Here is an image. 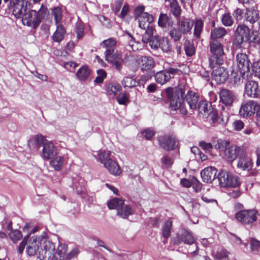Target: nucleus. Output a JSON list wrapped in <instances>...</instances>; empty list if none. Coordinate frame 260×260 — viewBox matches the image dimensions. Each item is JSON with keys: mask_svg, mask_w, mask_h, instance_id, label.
I'll list each match as a JSON object with an SVG mask.
<instances>
[{"mask_svg": "<svg viewBox=\"0 0 260 260\" xmlns=\"http://www.w3.org/2000/svg\"><path fill=\"white\" fill-rule=\"evenodd\" d=\"M50 164L56 171H59L62 168L63 158L61 156H57L50 161Z\"/></svg>", "mask_w": 260, "mask_h": 260, "instance_id": "obj_41", "label": "nucleus"}, {"mask_svg": "<svg viewBox=\"0 0 260 260\" xmlns=\"http://www.w3.org/2000/svg\"><path fill=\"white\" fill-rule=\"evenodd\" d=\"M209 47L211 54L209 57V66L212 68H216L223 62V45L220 40H210Z\"/></svg>", "mask_w": 260, "mask_h": 260, "instance_id": "obj_3", "label": "nucleus"}, {"mask_svg": "<svg viewBox=\"0 0 260 260\" xmlns=\"http://www.w3.org/2000/svg\"><path fill=\"white\" fill-rule=\"evenodd\" d=\"M171 78V76L166 74L165 71L158 72L155 75L156 81L161 85L166 83Z\"/></svg>", "mask_w": 260, "mask_h": 260, "instance_id": "obj_38", "label": "nucleus"}, {"mask_svg": "<svg viewBox=\"0 0 260 260\" xmlns=\"http://www.w3.org/2000/svg\"><path fill=\"white\" fill-rule=\"evenodd\" d=\"M116 45V41L115 39L113 38H110L107 40L103 41L101 43V46L106 49L105 52V55L115 52Z\"/></svg>", "mask_w": 260, "mask_h": 260, "instance_id": "obj_26", "label": "nucleus"}, {"mask_svg": "<svg viewBox=\"0 0 260 260\" xmlns=\"http://www.w3.org/2000/svg\"><path fill=\"white\" fill-rule=\"evenodd\" d=\"M178 239L180 242H183L185 244L191 245L194 242V239L190 232L183 230L181 235L179 236Z\"/></svg>", "mask_w": 260, "mask_h": 260, "instance_id": "obj_35", "label": "nucleus"}, {"mask_svg": "<svg viewBox=\"0 0 260 260\" xmlns=\"http://www.w3.org/2000/svg\"><path fill=\"white\" fill-rule=\"evenodd\" d=\"M162 168L168 169L171 167L174 163L173 159L168 155H164L161 158Z\"/></svg>", "mask_w": 260, "mask_h": 260, "instance_id": "obj_48", "label": "nucleus"}, {"mask_svg": "<svg viewBox=\"0 0 260 260\" xmlns=\"http://www.w3.org/2000/svg\"><path fill=\"white\" fill-rule=\"evenodd\" d=\"M172 227V222L169 220H166L162 227V236L165 239H168L170 235Z\"/></svg>", "mask_w": 260, "mask_h": 260, "instance_id": "obj_40", "label": "nucleus"}, {"mask_svg": "<svg viewBox=\"0 0 260 260\" xmlns=\"http://www.w3.org/2000/svg\"><path fill=\"white\" fill-rule=\"evenodd\" d=\"M213 147H190L191 151L195 155L196 158L202 161L206 160L207 156L205 154Z\"/></svg>", "mask_w": 260, "mask_h": 260, "instance_id": "obj_23", "label": "nucleus"}, {"mask_svg": "<svg viewBox=\"0 0 260 260\" xmlns=\"http://www.w3.org/2000/svg\"><path fill=\"white\" fill-rule=\"evenodd\" d=\"M67 245L64 243H59L53 255L54 260H63L66 254Z\"/></svg>", "mask_w": 260, "mask_h": 260, "instance_id": "obj_31", "label": "nucleus"}, {"mask_svg": "<svg viewBox=\"0 0 260 260\" xmlns=\"http://www.w3.org/2000/svg\"><path fill=\"white\" fill-rule=\"evenodd\" d=\"M174 22L167 14L161 13L159 16L158 25L161 28H169L173 25Z\"/></svg>", "mask_w": 260, "mask_h": 260, "instance_id": "obj_29", "label": "nucleus"}, {"mask_svg": "<svg viewBox=\"0 0 260 260\" xmlns=\"http://www.w3.org/2000/svg\"><path fill=\"white\" fill-rule=\"evenodd\" d=\"M218 179L222 187H236L240 185L239 177L231 172L221 171L218 174Z\"/></svg>", "mask_w": 260, "mask_h": 260, "instance_id": "obj_5", "label": "nucleus"}, {"mask_svg": "<svg viewBox=\"0 0 260 260\" xmlns=\"http://www.w3.org/2000/svg\"><path fill=\"white\" fill-rule=\"evenodd\" d=\"M137 19L139 22V26L142 29H145L146 27L151 26V23L153 21V17L152 15L145 13Z\"/></svg>", "mask_w": 260, "mask_h": 260, "instance_id": "obj_21", "label": "nucleus"}, {"mask_svg": "<svg viewBox=\"0 0 260 260\" xmlns=\"http://www.w3.org/2000/svg\"><path fill=\"white\" fill-rule=\"evenodd\" d=\"M253 166V162L250 157H249L244 149L242 150L237 163V167L242 170H250Z\"/></svg>", "mask_w": 260, "mask_h": 260, "instance_id": "obj_9", "label": "nucleus"}, {"mask_svg": "<svg viewBox=\"0 0 260 260\" xmlns=\"http://www.w3.org/2000/svg\"><path fill=\"white\" fill-rule=\"evenodd\" d=\"M66 34V29L62 25H58L56 31L53 34L52 40L56 42H60L64 38Z\"/></svg>", "mask_w": 260, "mask_h": 260, "instance_id": "obj_37", "label": "nucleus"}, {"mask_svg": "<svg viewBox=\"0 0 260 260\" xmlns=\"http://www.w3.org/2000/svg\"><path fill=\"white\" fill-rule=\"evenodd\" d=\"M194 27L193 35L197 38H200L203 31L204 22L201 19H198L194 22Z\"/></svg>", "mask_w": 260, "mask_h": 260, "instance_id": "obj_39", "label": "nucleus"}, {"mask_svg": "<svg viewBox=\"0 0 260 260\" xmlns=\"http://www.w3.org/2000/svg\"><path fill=\"white\" fill-rule=\"evenodd\" d=\"M255 103L253 101L243 102L240 107L239 114L244 117H250L254 114Z\"/></svg>", "mask_w": 260, "mask_h": 260, "instance_id": "obj_16", "label": "nucleus"}, {"mask_svg": "<svg viewBox=\"0 0 260 260\" xmlns=\"http://www.w3.org/2000/svg\"><path fill=\"white\" fill-rule=\"evenodd\" d=\"M160 39L158 36H156L150 39L148 43H149V45L151 48L156 50L159 48Z\"/></svg>", "mask_w": 260, "mask_h": 260, "instance_id": "obj_62", "label": "nucleus"}, {"mask_svg": "<svg viewBox=\"0 0 260 260\" xmlns=\"http://www.w3.org/2000/svg\"><path fill=\"white\" fill-rule=\"evenodd\" d=\"M133 212L134 211L130 206L123 204L118 209L117 215L123 218H127L129 215H132Z\"/></svg>", "mask_w": 260, "mask_h": 260, "instance_id": "obj_33", "label": "nucleus"}, {"mask_svg": "<svg viewBox=\"0 0 260 260\" xmlns=\"http://www.w3.org/2000/svg\"><path fill=\"white\" fill-rule=\"evenodd\" d=\"M217 144H214L211 143H206L205 141H202L199 143V146H228L230 145V141L228 140H217L216 141Z\"/></svg>", "mask_w": 260, "mask_h": 260, "instance_id": "obj_44", "label": "nucleus"}, {"mask_svg": "<svg viewBox=\"0 0 260 260\" xmlns=\"http://www.w3.org/2000/svg\"><path fill=\"white\" fill-rule=\"evenodd\" d=\"M10 2V8L12 10L13 14L17 18H21L24 25L31 27L36 29L41 23L45 16L47 8L41 6L39 10L27 11L29 8L30 3L24 0H4L5 2Z\"/></svg>", "mask_w": 260, "mask_h": 260, "instance_id": "obj_1", "label": "nucleus"}, {"mask_svg": "<svg viewBox=\"0 0 260 260\" xmlns=\"http://www.w3.org/2000/svg\"><path fill=\"white\" fill-rule=\"evenodd\" d=\"M98 76L94 80V82L101 83L106 77V73L103 70H99L97 71Z\"/></svg>", "mask_w": 260, "mask_h": 260, "instance_id": "obj_60", "label": "nucleus"}, {"mask_svg": "<svg viewBox=\"0 0 260 260\" xmlns=\"http://www.w3.org/2000/svg\"><path fill=\"white\" fill-rule=\"evenodd\" d=\"M99 20L102 23L103 26L110 28L112 27V24L109 19L103 15H99L98 17Z\"/></svg>", "mask_w": 260, "mask_h": 260, "instance_id": "obj_61", "label": "nucleus"}, {"mask_svg": "<svg viewBox=\"0 0 260 260\" xmlns=\"http://www.w3.org/2000/svg\"><path fill=\"white\" fill-rule=\"evenodd\" d=\"M212 109L211 104H208L206 101L201 100L197 110H198L199 114L201 116L206 118Z\"/></svg>", "mask_w": 260, "mask_h": 260, "instance_id": "obj_24", "label": "nucleus"}, {"mask_svg": "<svg viewBox=\"0 0 260 260\" xmlns=\"http://www.w3.org/2000/svg\"><path fill=\"white\" fill-rule=\"evenodd\" d=\"M167 97L170 103V107L172 110H179L181 114L186 115L187 110L184 104V90L181 87L175 88H168L166 89Z\"/></svg>", "mask_w": 260, "mask_h": 260, "instance_id": "obj_2", "label": "nucleus"}, {"mask_svg": "<svg viewBox=\"0 0 260 260\" xmlns=\"http://www.w3.org/2000/svg\"><path fill=\"white\" fill-rule=\"evenodd\" d=\"M121 83L124 88H133L137 84V82L134 79L128 76L124 77Z\"/></svg>", "mask_w": 260, "mask_h": 260, "instance_id": "obj_45", "label": "nucleus"}, {"mask_svg": "<svg viewBox=\"0 0 260 260\" xmlns=\"http://www.w3.org/2000/svg\"><path fill=\"white\" fill-rule=\"evenodd\" d=\"M217 170L214 167H210L204 169L201 172L203 181L206 183H211L215 178Z\"/></svg>", "mask_w": 260, "mask_h": 260, "instance_id": "obj_18", "label": "nucleus"}, {"mask_svg": "<svg viewBox=\"0 0 260 260\" xmlns=\"http://www.w3.org/2000/svg\"><path fill=\"white\" fill-rule=\"evenodd\" d=\"M241 78H242L239 71H232L231 74V80L235 84H239L240 82Z\"/></svg>", "mask_w": 260, "mask_h": 260, "instance_id": "obj_56", "label": "nucleus"}, {"mask_svg": "<svg viewBox=\"0 0 260 260\" xmlns=\"http://www.w3.org/2000/svg\"><path fill=\"white\" fill-rule=\"evenodd\" d=\"M78 253V249L77 248H74L69 253L66 254L63 260H70L72 258L77 256Z\"/></svg>", "mask_w": 260, "mask_h": 260, "instance_id": "obj_64", "label": "nucleus"}, {"mask_svg": "<svg viewBox=\"0 0 260 260\" xmlns=\"http://www.w3.org/2000/svg\"><path fill=\"white\" fill-rule=\"evenodd\" d=\"M221 21L222 24L226 26H231L234 23V20L229 13H224L222 15Z\"/></svg>", "mask_w": 260, "mask_h": 260, "instance_id": "obj_52", "label": "nucleus"}, {"mask_svg": "<svg viewBox=\"0 0 260 260\" xmlns=\"http://www.w3.org/2000/svg\"><path fill=\"white\" fill-rule=\"evenodd\" d=\"M145 32L143 35L142 41L144 43H147L150 41V39L153 38V31L154 28L151 25L148 27H146Z\"/></svg>", "mask_w": 260, "mask_h": 260, "instance_id": "obj_43", "label": "nucleus"}, {"mask_svg": "<svg viewBox=\"0 0 260 260\" xmlns=\"http://www.w3.org/2000/svg\"><path fill=\"white\" fill-rule=\"evenodd\" d=\"M209 115L207 116L205 118H207L211 121L213 124H215L216 123H218V117L217 111L216 110H214L213 109L211 111L208 113Z\"/></svg>", "mask_w": 260, "mask_h": 260, "instance_id": "obj_53", "label": "nucleus"}, {"mask_svg": "<svg viewBox=\"0 0 260 260\" xmlns=\"http://www.w3.org/2000/svg\"><path fill=\"white\" fill-rule=\"evenodd\" d=\"M228 252L226 250L221 249L217 252L216 256L219 259H226L228 256Z\"/></svg>", "mask_w": 260, "mask_h": 260, "instance_id": "obj_63", "label": "nucleus"}, {"mask_svg": "<svg viewBox=\"0 0 260 260\" xmlns=\"http://www.w3.org/2000/svg\"><path fill=\"white\" fill-rule=\"evenodd\" d=\"M170 11L175 17L179 16L181 14V9L178 2L173 0L170 3Z\"/></svg>", "mask_w": 260, "mask_h": 260, "instance_id": "obj_47", "label": "nucleus"}, {"mask_svg": "<svg viewBox=\"0 0 260 260\" xmlns=\"http://www.w3.org/2000/svg\"><path fill=\"white\" fill-rule=\"evenodd\" d=\"M185 99L191 109H197L200 101L199 96L197 93L192 91H188L185 96Z\"/></svg>", "mask_w": 260, "mask_h": 260, "instance_id": "obj_19", "label": "nucleus"}, {"mask_svg": "<svg viewBox=\"0 0 260 260\" xmlns=\"http://www.w3.org/2000/svg\"><path fill=\"white\" fill-rule=\"evenodd\" d=\"M158 141L161 145H165L166 146H178L179 144L175 137L172 135L159 136Z\"/></svg>", "mask_w": 260, "mask_h": 260, "instance_id": "obj_25", "label": "nucleus"}, {"mask_svg": "<svg viewBox=\"0 0 260 260\" xmlns=\"http://www.w3.org/2000/svg\"><path fill=\"white\" fill-rule=\"evenodd\" d=\"M184 50L186 55L188 56H192L194 53V47L190 42L187 41L184 44Z\"/></svg>", "mask_w": 260, "mask_h": 260, "instance_id": "obj_57", "label": "nucleus"}, {"mask_svg": "<svg viewBox=\"0 0 260 260\" xmlns=\"http://www.w3.org/2000/svg\"><path fill=\"white\" fill-rule=\"evenodd\" d=\"M171 38L175 42L180 40L183 35V32L180 31L179 28H173L169 32Z\"/></svg>", "mask_w": 260, "mask_h": 260, "instance_id": "obj_49", "label": "nucleus"}, {"mask_svg": "<svg viewBox=\"0 0 260 260\" xmlns=\"http://www.w3.org/2000/svg\"><path fill=\"white\" fill-rule=\"evenodd\" d=\"M109 172L114 175H119L121 173V170L118 164L113 160H109L103 164Z\"/></svg>", "mask_w": 260, "mask_h": 260, "instance_id": "obj_30", "label": "nucleus"}, {"mask_svg": "<svg viewBox=\"0 0 260 260\" xmlns=\"http://www.w3.org/2000/svg\"><path fill=\"white\" fill-rule=\"evenodd\" d=\"M226 34V29L223 27H217L211 31L210 40H219L222 38Z\"/></svg>", "mask_w": 260, "mask_h": 260, "instance_id": "obj_34", "label": "nucleus"}, {"mask_svg": "<svg viewBox=\"0 0 260 260\" xmlns=\"http://www.w3.org/2000/svg\"><path fill=\"white\" fill-rule=\"evenodd\" d=\"M194 24V21L188 18L183 17L177 21V27L183 35L189 32Z\"/></svg>", "mask_w": 260, "mask_h": 260, "instance_id": "obj_17", "label": "nucleus"}, {"mask_svg": "<svg viewBox=\"0 0 260 260\" xmlns=\"http://www.w3.org/2000/svg\"><path fill=\"white\" fill-rule=\"evenodd\" d=\"M90 70L87 66H82L77 71L76 75L80 81H86L90 75Z\"/></svg>", "mask_w": 260, "mask_h": 260, "instance_id": "obj_32", "label": "nucleus"}, {"mask_svg": "<svg viewBox=\"0 0 260 260\" xmlns=\"http://www.w3.org/2000/svg\"><path fill=\"white\" fill-rule=\"evenodd\" d=\"M250 29L245 25H239L236 30V40L241 45L248 40Z\"/></svg>", "mask_w": 260, "mask_h": 260, "instance_id": "obj_11", "label": "nucleus"}, {"mask_svg": "<svg viewBox=\"0 0 260 260\" xmlns=\"http://www.w3.org/2000/svg\"><path fill=\"white\" fill-rule=\"evenodd\" d=\"M28 146H53L52 141H48L46 137L41 134L36 135L30 137L27 142Z\"/></svg>", "mask_w": 260, "mask_h": 260, "instance_id": "obj_12", "label": "nucleus"}, {"mask_svg": "<svg viewBox=\"0 0 260 260\" xmlns=\"http://www.w3.org/2000/svg\"><path fill=\"white\" fill-rule=\"evenodd\" d=\"M244 93L248 97L257 98L260 93L257 83L252 80L247 81L245 85Z\"/></svg>", "mask_w": 260, "mask_h": 260, "instance_id": "obj_13", "label": "nucleus"}, {"mask_svg": "<svg viewBox=\"0 0 260 260\" xmlns=\"http://www.w3.org/2000/svg\"><path fill=\"white\" fill-rule=\"evenodd\" d=\"M117 102L120 105H125L129 102L127 94L124 92H120L116 97Z\"/></svg>", "mask_w": 260, "mask_h": 260, "instance_id": "obj_55", "label": "nucleus"}, {"mask_svg": "<svg viewBox=\"0 0 260 260\" xmlns=\"http://www.w3.org/2000/svg\"><path fill=\"white\" fill-rule=\"evenodd\" d=\"M40 244V237L32 236L30 238L28 246L26 248V252L30 256H33L36 254L39 250Z\"/></svg>", "mask_w": 260, "mask_h": 260, "instance_id": "obj_20", "label": "nucleus"}, {"mask_svg": "<svg viewBox=\"0 0 260 260\" xmlns=\"http://www.w3.org/2000/svg\"><path fill=\"white\" fill-rule=\"evenodd\" d=\"M110 154L111 152L108 150H92L93 156L95 158L99 159L103 164L106 161H109V160H113L110 157Z\"/></svg>", "mask_w": 260, "mask_h": 260, "instance_id": "obj_27", "label": "nucleus"}, {"mask_svg": "<svg viewBox=\"0 0 260 260\" xmlns=\"http://www.w3.org/2000/svg\"><path fill=\"white\" fill-rule=\"evenodd\" d=\"M105 59L112 64V66L118 72H120L122 68L123 59L120 54L116 51L112 53L105 55Z\"/></svg>", "mask_w": 260, "mask_h": 260, "instance_id": "obj_8", "label": "nucleus"}, {"mask_svg": "<svg viewBox=\"0 0 260 260\" xmlns=\"http://www.w3.org/2000/svg\"><path fill=\"white\" fill-rule=\"evenodd\" d=\"M40 244H42L43 249L39 251L40 259L49 258L53 256L55 253V245L48 238L45 237H40Z\"/></svg>", "mask_w": 260, "mask_h": 260, "instance_id": "obj_7", "label": "nucleus"}, {"mask_svg": "<svg viewBox=\"0 0 260 260\" xmlns=\"http://www.w3.org/2000/svg\"><path fill=\"white\" fill-rule=\"evenodd\" d=\"M236 62L242 79L246 80L252 76L250 72V61L247 55L245 53H239L236 55Z\"/></svg>", "mask_w": 260, "mask_h": 260, "instance_id": "obj_4", "label": "nucleus"}, {"mask_svg": "<svg viewBox=\"0 0 260 260\" xmlns=\"http://www.w3.org/2000/svg\"><path fill=\"white\" fill-rule=\"evenodd\" d=\"M10 239L14 242L16 243L22 238V234L21 231L18 230H12L9 234Z\"/></svg>", "mask_w": 260, "mask_h": 260, "instance_id": "obj_50", "label": "nucleus"}, {"mask_svg": "<svg viewBox=\"0 0 260 260\" xmlns=\"http://www.w3.org/2000/svg\"><path fill=\"white\" fill-rule=\"evenodd\" d=\"M218 148L222 149L219 151L222 152L225 157L231 162H233L238 156H239L242 150L244 149L243 147H218Z\"/></svg>", "mask_w": 260, "mask_h": 260, "instance_id": "obj_10", "label": "nucleus"}, {"mask_svg": "<svg viewBox=\"0 0 260 260\" xmlns=\"http://www.w3.org/2000/svg\"><path fill=\"white\" fill-rule=\"evenodd\" d=\"M138 62L141 64L142 71H148L152 69L154 67V61L151 57L143 56L138 59Z\"/></svg>", "mask_w": 260, "mask_h": 260, "instance_id": "obj_22", "label": "nucleus"}, {"mask_svg": "<svg viewBox=\"0 0 260 260\" xmlns=\"http://www.w3.org/2000/svg\"><path fill=\"white\" fill-rule=\"evenodd\" d=\"M245 17L247 21L251 24L254 23L258 19V11L254 7L246 9Z\"/></svg>", "mask_w": 260, "mask_h": 260, "instance_id": "obj_28", "label": "nucleus"}, {"mask_svg": "<svg viewBox=\"0 0 260 260\" xmlns=\"http://www.w3.org/2000/svg\"><path fill=\"white\" fill-rule=\"evenodd\" d=\"M57 154L56 147H43L42 156L44 159L48 160L54 158Z\"/></svg>", "mask_w": 260, "mask_h": 260, "instance_id": "obj_36", "label": "nucleus"}, {"mask_svg": "<svg viewBox=\"0 0 260 260\" xmlns=\"http://www.w3.org/2000/svg\"><path fill=\"white\" fill-rule=\"evenodd\" d=\"M84 26L81 23H77L75 27V32L78 39H81L84 36Z\"/></svg>", "mask_w": 260, "mask_h": 260, "instance_id": "obj_59", "label": "nucleus"}, {"mask_svg": "<svg viewBox=\"0 0 260 260\" xmlns=\"http://www.w3.org/2000/svg\"><path fill=\"white\" fill-rule=\"evenodd\" d=\"M155 134V131L151 128H146L142 132L143 136L148 140H151Z\"/></svg>", "mask_w": 260, "mask_h": 260, "instance_id": "obj_58", "label": "nucleus"}, {"mask_svg": "<svg viewBox=\"0 0 260 260\" xmlns=\"http://www.w3.org/2000/svg\"><path fill=\"white\" fill-rule=\"evenodd\" d=\"M219 96L220 102L226 106H231L236 98L234 92L226 89L220 90Z\"/></svg>", "mask_w": 260, "mask_h": 260, "instance_id": "obj_15", "label": "nucleus"}, {"mask_svg": "<svg viewBox=\"0 0 260 260\" xmlns=\"http://www.w3.org/2000/svg\"><path fill=\"white\" fill-rule=\"evenodd\" d=\"M257 211L254 209L243 210L238 212L236 218L243 224H250L257 219Z\"/></svg>", "mask_w": 260, "mask_h": 260, "instance_id": "obj_6", "label": "nucleus"}, {"mask_svg": "<svg viewBox=\"0 0 260 260\" xmlns=\"http://www.w3.org/2000/svg\"><path fill=\"white\" fill-rule=\"evenodd\" d=\"M124 204V201L119 198H114L108 203V207L110 209H118Z\"/></svg>", "mask_w": 260, "mask_h": 260, "instance_id": "obj_42", "label": "nucleus"}, {"mask_svg": "<svg viewBox=\"0 0 260 260\" xmlns=\"http://www.w3.org/2000/svg\"><path fill=\"white\" fill-rule=\"evenodd\" d=\"M212 78L218 84L223 83L228 79L229 74L223 67H218L212 72Z\"/></svg>", "mask_w": 260, "mask_h": 260, "instance_id": "obj_14", "label": "nucleus"}, {"mask_svg": "<svg viewBox=\"0 0 260 260\" xmlns=\"http://www.w3.org/2000/svg\"><path fill=\"white\" fill-rule=\"evenodd\" d=\"M159 48L164 52H168L171 50V46L167 38H161L159 41Z\"/></svg>", "mask_w": 260, "mask_h": 260, "instance_id": "obj_51", "label": "nucleus"}, {"mask_svg": "<svg viewBox=\"0 0 260 260\" xmlns=\"http://www.w3.org/2000/svg\"><path fill=\"white\" fill-rule=\"evenodd\" d=\"M52 15L54 16V20L56 24L60 22L62 19V12L61 10L59 7H56L52 10Z\"/></svg>", "mask_w": 260, "mask_h": 260, "instance_id": "obj_54", "label": "nucleus"}, {"mask_svg": "<svg viewBox=\"0 0 260 260\" xmlns=\"http://www.w3.org/2000/svg\"><path fill=\"white\" fill-rule=\"evenodd\" d=\"M121 90V87L120 85L109 84L106 87V91L109 95L115 96L117 94V92Z\"/></svg>", "mask_w": 260, "mask_h": 260, "instance_id": "obj_46", "label": "nucleus"}]
</instances>
